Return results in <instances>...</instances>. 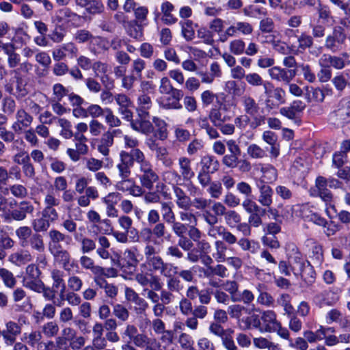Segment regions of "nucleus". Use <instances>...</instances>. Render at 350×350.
<instances>
[{
  "label": "nucleus",
  "mask_w": 350,
  "mask_h": 350,
  "mask_svg": "<svg viewBox=\"0 0 350 350\" xmlns=\"http://www.w3.org/2000/svg\"><path fill=\"white\" fill-rule=\"evenodd\" d=\"M284 251L286 259L290 261L293 274L301 278L307 284L314 282L317 273L310 261L308 260L298 246L292 241L285 244Z\"/></svg>",
  "instance_id": "f257e3e1"
},
{
  "label": "nucleus",
  "mask_w": 350,
  "mask_h": 350,
  "mask_svg": "<svg viewBox=\"0 0 350 350\" xmlns=\"http://www.w3.org/2000/svg\"><path fill=\"white\" fill-rule=\"evenodd\" d=\"M144 152L140 149L122 150L119 152L118 160L116 165L118 176L126 178L131 174V169L134 163L140 164L143 161Z\"/></svg>",
  "instance_id": "f03ea898"
},
{
  "label": "nucleus",
  "mask_w": 350,
  "mask_h": 350,
  "mask_svg": "<svg viewBox=\"0 0 350 350\" xmlns=\"http://www.w3.org/2000/svg\"><path fill=\"white\" fill-rule=\"evenodd\" d=\"M244 211L249 214L248 223L252 227L259 228L263 224L262 217L267 211L251 198H245L241 203Z\"/></svg>",
  "instance_id": "7ed1b4c3"
},
{
  "label": "nucleus",
  "mask_w": 350,
  "mask_h": 350,
  "mask_svg": "<svg viewBox=\"0 0 350 350\" xmlns=\"http://www.w3.org/2000/svg\"><path fill=\"white\" fill-rule=\"evenodd\" d=\"M346 40L347 35L345 29L341 26H335L333 28L332 33L326 37L324 46L328 51L336 53L342 49V46L345 44Z\"/></svg>",
  "instance_id": "20e7f679"
},
{
  "label": "nucleus",
  "mask_w": 350,
  "mask_h": 350,
  "mask_svg": "<svg viewBox=\"0 0 350 350\" xmlns=\"http://www.w3.org/2000/svg\"><path fill=\"white\" fill-rule=\"evenodd\" d=\"M139 175L140 183L142 187L152 189L154 184L159 180V176L154 171L150 163L146 160L145 155L144 154L143 161L139 164Z\"/></svg>",
  "instance_id": "39448f33"
},
{
  "label": "nucleus",
  "mask_w": 350,
  "mask_h": 350,
  "mask_svg": "<svg viewBox=\"0 0 350 350\" xmlns=\"http://www.w3.org/2000/svg\"><path fill=\"white\" fill-rule=\"evenodd\" d=\"M79 49L72 42L62 44L52 51V56L55 62H59L65 58L74 59L77 57Z\"/></svg>",
  "instance_id": "423d86ee"
},
{
  "label": "nucleus",
  "mask_w": 350,
  "mask_h": 350,
  "mask_svg": "<svg viewBox=\"0 0 350 350\" xmlns=\"http://www.w3.org/2000/svg\"><path fill=\"white\" fill-rule=\"evenodd\" d=\"M62 335L65 337L70 350L82 349L86 342L84 336L77 335V332L70 327H64L62 330Z\"/></svg>",
  "instance_id": "0eeeda50"
},
{
  "label": "nucleus",
  "mask_w": 350,
  "mask_h": 350,
  "mask_svg": "<svg viewBox=\"0 0 350 350\" xmlns=\"http://www.w3.org/2000/svg\"><path fill=\"white\" fill-rule=\"evenodd\" d=\"M265 116L251 118L246 114H243L239 115L234 118V125L241 130H245L247 126L252 130H255L265 124Z\"/></svg>",
  "instance_id": "6e6552de"
},
{
  "label": "nucleus",
  "mask_w": 350,
  "mask_h": 350,
  "mask_svg": "<svg viewBox=\"0 0 350 350\" xmlns=\"http://www.w3.org/2000/svg\"><path fill=\"white\" fill-rule=\"evenodd\" d=\"M48 237V249L49 252L62 248V243L69 244L72 240L70 236L54 228L49 231Z\"/></svg>",
  "instance_id": "1a4fd4ad"
},
{
  "label": "nucleus",
  "mask_w": 350,
  "mask_h": 350,
  "mask_svg": "<svg viewBox=\"0 0 350 350\" xmlns=\"http://www.w3.org/2000/svg\"><path fill=\"white\" fill-rule=\"evenodd\" d=\"M16 120L12 124V131L17 134H21L23 131L29 128L32 122L33 117L23 109H18L15 115Z\"/></svg>",
  "instance_id": "9d476101"
},
{
  "label": "nucleus",
  "mask_w": 350,
  "mask_h": 350,
  "mask_svg": "<svg viewBox=\"0 0 350 350\" xmlns=\"http://www.w3.org/2000/svg\"><path fill=\"white\" fill-rule=\"evenodd\" d=\"M268 74L272 80L289 83L296 76L295 69L286 70L280 66H272L268 70Z\"/></svg>",
  "instance_id": "9b49d317"
},
{
  "label": "nucleus",
  "mask_w": 350,
  "mask_h": 350,
  "mask_svg": "<svg viewBox=\"0 0 350 350\" xmlns=\"http://www.w3.org/2000/svg\"><path fill=\"white\" fill-rule=\"evenodd\" d=\"M330 119L335 124L341 125L350 122V103L340 101L336 109L331 113Z\"/></svg>",
  "instance_id": "f8f14e48"
},
{
  "label": "nucleus",
  "mask_w": 350,
  "mask_h": 350,
  "mask_svg": "<svg viewBox=\"0 0 350 350\" xmlns=\"http://www.w3.org/2000/svg\"><path fill=\"white\" fill-rule=\"evenodd\" d=\"M256 186L259 191L258 203L262 206L269 208L273 203V189L264 180H260Z\"/></svg>",
  "instance_id": "ddd939ff"
},
{
  "label": "nucleus",
  "mask_w": 350,
  "mask_h": 350,
  "mask_svg": "<svg viewBox=\"0 0 350 350\" xmlns=\"http://www.w3.org/2000/svg\"><path fill=\"white\" fill-rule=\"evenodd\" d=\"M240 103L243 109L245 114L251 118L261 117L258 115L260 111V106L257 101L252 96L245 94L240 98Z\"/></svg>",
  "instance_id": "4468645a"
},
{
  "label": "nucleus",
  "mask_w": 350,
  "mask_h": 350,
  "mask_svg": "<svg viewBox=\"0 0 350 350\" xmlns=\"http://www.w3.org/2000/svg\"><path fill=\"white\" fill-rule=\"evenodd\" d=\"M43 336L39 330H31L25 332L23 335L22 340L31 347L36 348L37 350H44L46 342H43Z\"/></svg>",
  "instance_id": "2eb2a0df"
},
{
  "label": "nucleus",
  "mask_w": 350,
  "mask_h": 350,
  "mask_svg": "<svg viewBox=\"0 0 350 350\" xmlns=\"http://www.w3.org/2000/svg\"><path fill=\"white\" fill-rule=\"evenodd\" d=\"M329 187L327 178L319 176L315 180V187L317 191L318 196L326 203H330L333 200V193L327 188Z\"/></svg>",
  "instance_id": "dca6fc26"
},
{
  "label": "nucleus",
  "mask_w": 350,
  "mask_h": 350,
  "mask_svg": "<svg viewBox=\"0 0 350 350\" xmlns=\"http://www.w3.org/2000/svg\"><path fill=\"white\" fill-rule=\"evenodd\" d=\"M260 319L262 321L261 332L273 333L275 327L280 323L277 319L275 312L273 310L264 311L261 314Z\"/></svg>",
  "instance_id": "f3484780"
},
{
  "label": "nucleus",
  "mask_w": 350,
  "mask_h": 350,
  "mask_svg": "<svg viewBox=\"0 0 350 350\" xmlns=\"http://www.w3.org/2000/svg\"><path fill=\"white\" fill-rule=\"evenodd\" d=\"M64 272L57 269H53L51 271V277L53 280L52 287L55 289L61 288L59 292L60 301L55 304L57 306H62L64 304V293H66V284L64 280Z\"/></svg>",
  "instance_id": "a211bd4d"
},
{
  "label": "nucleus",
  "mask_w": 350,
  "mask_h": 350,
  "mask_svg": "<svg viewBox=\"0 0 350 350\" xmlns=\"http://www.w3.org/2000/svg\"><path fill=\"white\" fill-rule=\"evenodd\" d=\"M332 83L340 93L342 92L346 88L350 89V68L336 73L332 79Z\"/></svg>",
  "instance_id": "6ab92c4d"
},
{
  "label": "nucleus",
  "mask_w": 350,
  "mask_h": 350,
  "mask_svg": "<svg viewBox=\"0 0 350 350\" xmlns=\"http://www.w3.org/2000/svg\"><path fill=\"white\" fill-rule=\"evenodd\" d=\"M262 139L271 146L269 149L271 157L277 158L280 154V145L278 143L277 135L271 131H265L262 135Z\"/></svg>",
  "instance_id": "aec40b11"
},
{
  "label": "nucleus",
  "mask_w": 350,
  "mask_h": 350,
  "mask_svg": "<svg viewBox=\"0 0 350 350\" xmlns=\"http://www.w3.org/2000/svg\"><path fill=\"white\" fill-rule=\"evenodd\" d=\"M9 261L17 267L25 265L33 260V256L28 250H21L9 256Z\"/></svg>",
  "instance_id": "412c9836"
},
{
  "label": "nucleus",
  "mask_w": 350,
  "mask_h": 350,
  "mask_svg": "<svg viewBox=\"0 0 350 350\" xmlns=\"http://www.w3.org/2000/svg\"><path fill=\"white\" fill-rule=\"evenodd\" d=\"M78 3L77 6L85 8L87 12L91 14H100L105 10L100 0H81Z\"/></svg>",
  "instance_id": "4be33fe9"
},
{
  "label": "nucleus",
  "mask_w": 350,
  "mask_h": 350,
  "mask_svg": "<svg viewBox=\"0 0 350 350\" xmlns=\"http://www.w3.org/2000/svg\"><path fill=\"white\" fill-rule=\"evenodd\" d=\"M113 143L114 140L112 138V136L107 131L101 135L98 142L97 150L102 155L107 157L110 152V148L113 145Z\"/></svg>",
  "instance_id": "5701e85b"
},
{
  "label": "nucleus",
  "mask_w": 350,
  "mask_h": 350,
  "mask_svg": "<svg viewBox=\"0 0 350 350\" xmlns=\"http://www.w3.org/2000/svg\"><path fill=\"white\" fill-rule=\"evenodd\" d=\"M208 118L212 124L217 127L221 124L230 121L231 116L225 114L221 108L215 107L211 109Z\"/></svg>",
  "instance_id": "b1692460"
},
{
  "label": "nucleus",
  "mask_w": 350,
  "mask_h": 350,
  "mask_svg": "<svg viewBox=\"0 0 350 350\" xmlns=\"http://www.w3.org/2000/svg\"><path fill=\"white\" fill-rule=\"evenodd\" d=\"M135 280L144 288H147L148 285L150 288L156 290H161L162 288L159 280L155 276H151L150 278L147 275L144 273H137L135 275Z\"/></svg>",
  "instance_id": "393cba45"
},
{
  "label": "nucleus",
  "mask_w": 350,
  "mask_h": 350,
  "mask_svg": "<svg viewBox=\"0 0 350 350\" xmlns=\"http://www.w3.org/2000/svg\"><path fill=\"white\" fill-rule=\"evenodd\" d=\"M310 258L311 260L310 262L314 267H322V265L324 262V255L323 246L321 245L319 243H314V245L311 248Z\"/></svg>",
  "instance_id": "a878e982"
},
{
  "label": "nucleus",
  "mask_w": 350,
  "mask_h": 350,
  "mask_svg": "<svg viewBox=\"0 0 350 350\" xmlns=\"http://www.w3.org/2000/svg\"><path fill=\"white\" fill-rule=\"evenodd\" d=\"M49 252L53 256L54 260L57 262L64 269H68V264L72 256L68 250L62 247Z\"/></svg>",
  "instance_id": "bb28decb"
},
{
  "label": "nucleus",
  "mask_w": 350,
  "mask_h": 350,
  "mask_svg": "<svg viewBox=\"0 0 350 350\" xmlns=\"http://www.w3.org/2000/svg\"><path fill=\"white\" fill-rule=\"evenodd\" d=\"M179 167H180V176H182L183 180L189 182L191 177L193 176L194 173L191 167V161L185 157H180L179 159Z\"/></svg>",
  "instance_id": "cd10ccee"
},
{
  "label": "nucleus",
  "mask_w": 350,
  "mask_h": 350,
  "mask_svg": "<svg viewBox=\"0 0 350 350\" xmlns=\"http://www.w3.org/2000/svg\"><path fill=\"white\" fill-rule=\"evenodd\" d=\"M174 10V5L169 1H165L161 4V20L165 24L172 25L175 22V18L173 15Z\"/></svg>",
  "instance_id": "c85d7f7f"
},
{
  "label": "nucleus",
  "mask_w": 350,
  "mask_h": 350,
  "mask_svg": "<svg viewBox=\"0 0 350 350\" xmlns=\"http://www.w3.org/2000/svg\"><path fill=\"white\" fill-rule=\"evenodd\" d=\"M202 170L213 174L219 170V161L212 155H206L201 160Z\"/></svg>",
  "instance_id": "c756f323"
},
{
  "label": "nucleus",
  "mask_w": 350,
  "mask_h": 350,
  "mask_svg": "<svg viewBox=\"0 0 350 350\" xmlns=\"http://www.w3.org/2000/svg\"><path fill=\"white\" fill-rule=\"evenodd\" d=\"M237 243L243 251H248L252 254H257L260 249V245L258 241L245 237L237 240Z\"/></svg>",
  "instance_id": "7c9ffc66"
},
{
  "label": "nucleus",
  "mask_w": 350,
  "mask_h": 350,
  "mask_svg": "<svg viewBox=\"0 0 350 350\" xmlns=\"http://www.w3.org/2000/svg\"><path fill=\"white\" fill-rule=\"evenodd\" d=\"M292 213L297 217H301L308 221L312 213V207L309 204H297L292 206Z\"/></svg>",
  "instance_id": "2f4dec72"
},
{
  "label": "nucleus",
  "mask_w": 350,
  "mask_h": 350,
  "mask_svg": "<svg viewBox=\"0 0 350 350\" xmlns=\"http://www.w3.org/2000/svg\"><path fill=\"white\" fill-rule=\"evenodd\" d=\"M321 58L329 68L333 67L337 70H342L346 66L345 59L339 56L325 53L321 55Z\"/></svg>",
  "instance_id": "473e14b6"
},
{
  "label": "nucleus",
  "mask_w": 350,
  "mask_h": 350,
  "mask_svg": "<svg viewBox=\"0 0 350 350\" xmlns=\"http://www.w3.org/2000/svg\"><path fill=\"white\" fill-rule=\"evenodd\" d=\"M214 247L215 252L213 253V257L215 260L218 262H226L228 258L226 255L228 250L226 244L221 240H217L214 243Z\"/></svg>",
  "instance_id": "72a5a7b5"
},
{
  "label": "nucleus",
  "mask_w": 350,
  "mask_h": 350,
  "mask_svg": "<svg viewBox=\"0 0 350 350\" xmlns=\"http://www.w3.org/2000/svg\"><path fill=\"white\" fill-rule=\"evenodd\" d=\"M138 109L137 111L140 117L146 118L148 113L147 110L152 107V100L149 96L143 94L137 98Z\"/></svg>",
  "instance_id": "f704fd0d"
},
{
  "label": "nucleus",
  "mask_w": 350,
  "mask_h": 350,
  "mask_svg": "<svg viewBox=\"0 0 350 350\" xmlns=\"http://www.w3.org/2000/svg\"><path fill=\"white\" fill-rule=\"evenodd\" d=\"M318 62L320 66V70L316 77H318L319 81L321 83H326L329 80L332 81V72L331 68H329L321 57Z\"/></svg>",
  "instance_id": "c9c22d12"
},
{
  "label": "nucleus",
  "mask_w": 350,
  "mask_h": 350,
  "mask_svg": "<svg viewBox=\"0 0 350 350\" xmlns=\"http://www.w3.org/2000/svg\"><path fill=\"white\" fill-rule=\"evenodd\" d=\"M228 313L231 318L241 321L242 316L250 314V310L243 305L233 304L228 306Z\"/></svg>",
  "instance_id": "e433bc0d"
},
{
  "label": "nucleus",
  "mask_w": 350,
  "mask_h": 350,
  "mask_svg": "<svg viewBox=\"0 0 350 350\" xmlns=\"http://www.w3.org/2000/svg\"><path fill=\"white\" fill-rule=\"evenodd\" d=\"M44 350H70L66 342L65 337L57 336L55 341L49 340L46 342Z\"/></svg>",
  "instance_id": "4c0bfd02"
},
{
  "label": "nucleus",
  "mask_w": 350,
  "mask_h": 350,
  "mask_svg": "<svg viewBox=\"0 0 350 350\" xmlns=\"http://www.w3.org/2000/svg\"><path fill=\"white\" fill-rule=\"evenodd\" d=\"M325 327L320 326L315 332L311 330H306L303 333V336L307 340V343H315L321 341L325 338Z\"/></svg>",
  "instance_id": "58836bf2"
},
{
  "label": "nucleus",
  "mask_w": 350,
  "mask_h": 350,
  "mask_svg": "<svg viewBox=\"0 0 350 350\" xmlns=\"http://www.w3.org/2000/svg\"><path fill=\"white\" fill-rule=\"evenodd\" d=\"M0 279L4 285L10 288H14L17 282L13 273L3 267H0Z\"/></svg>",
  "instance_id": "ea45409f"
},
{
  "label": "nucleus",
  "mask_w": 350,
  "mask_h": 350,
  "mask_svg": "<svg viewBox=\"0 0 350 350\" xmlns=\"http://www.w3.org/2000/svg\"><path fill=\"white\" fill-rule=\"evenodd\" d=\"M136 248L126 249L122 254V266L135 267L138 262L135 256Z\"/></svg>",
  "instance_id": "a19ab883"
},
{
  "label": "nucleus",
  "mask_w": 350,
  "mask_h": 350,
  "mask_svg": "<svg viewBox=\"0 0 350 350\" xmlns=\"http://www.w3.org/2000/svg\"><path fill=\"white\" fill-rule=\"evenodd\" d=\"M204 273L207 277L217 275L224 278L228 276V269L221 264H218L216 266H208Z\"/></svg>",
  "instance_id": "79ce46f5"
},
{
  "label": "nucleus",
  "mask_w": 350,
  "mask_h": 350,
  "mask_svg": "<svg viewBox=\"0 0 350 350\" xmlns=\"http://www.w3.org/2000/svg\"><path fill=\"white\" fill-rule=\"evenodd\" d=\"M27 243L29 244L31 248L37 251L39 253L44 252L45 246L42 237L38 234L34 233L28 240Z\"/></svg>",
  "instance_id": "37998d69"
},
{
  "label": "nucleus",
  "mask_w": 350,
  "mask_h": 350,
  "mask_svg": "<svg viewBox=\"0 0 350 350\" xmlns=\"http://www.w3.org/2000/svg\"><path fill=\"white\" fill-rule=\"evenodd\" d=\"M263 286L262 284H258L257 286V289L259 291V295L257 297V302L259 304L271 307L273 306L274 299L273 297L267 292L261 291V288Z\"/></svg>",
  "instance_id": "c03bdc74"
},
{
  "label": "nucleus",
  "mask_w": 350,
  "mask_h": 350,
  "mask_svg": "<svg viewBox=\"0 0 350 350\" xmlns=\"http://www.w3.org/2000/svg\"><path fill=\"white\" fill-rule=\"evenodd\" d=\"M161 211L163 219L168 223H172V228L175 230L174 215L172 211L173 203L170 202H163L161 203Z\"/></svg>",
  "instance_id": "a18cd8bd"
},
{
  "label": "nucleus",
  "mask_w": 350,
  "mask_h": 350,
  "mask_svg": "<svg viewBox=\"0 0 350 350\" xmlns=\"http://www.w3.org/2000/svg\"><path fill=\"white\" fill-rule=\"evenodd\" d=\"M247 154L252 159H261L267 156V151L256 144H252L247 148Z\"/></svg>",
  "instance_id": "49530a36"
},
{
  "label": "nucleus",
  "mask_w": 350,
  "mask_h": 350,
  "mask_svg": "<svg viewBox=\"0 0 350 350\" xmlns=\"http://www.w3.org/2000/svg\"><path fill=\"white\" fill-rule=\"evenodd\" d=\"M74 39L78 43H85L87 42H96L99 38L94 37L92 34L88 30L80 29L77 30L75 33Z\"/></svg>",
  "instance_id": "de8ad7c7"
},
{
  "label": "nucleus",
  "mask_w": 350,
  "mask_h": 350,
  "mask_svg": "<svg viewBox=\"0 0 350 350\" xmlns=\"http://www.w3.org/2000/svg\"><path fill=\"white\" fill-rule=\"evenodd\" d=\"M245 42L241 38L232 40L229 44V50L234 55H241L245 53Z\"/></svg>",
  "instance_id": "09e8293b"
},
{
  "label": "nucleus",
  "mask_w": 350,
  "mask_h": 350,
  "mask_svg": "<svg viewBox=\"0 0 350 350\" xmlns=\"http://www.w3.org/2000/svg\"><path fill=\"white\" fill-rule=\"evenodd\" d=\"M152 121L157 127L155 136L161 140L165 139L167 137V130L165 122L156 117L153 118Z\"/></svg>",
  "instance_id": "8fccbe9b"
},
{
  "label": "nucleus",
  "mask_w": 350,
  "mask_h": 350,
  "mask_svg": "<svg viewBox=\"0 0 350 350\" xmlns=\"http://www.w3.org/2000/svg\"><path fill=\"white\" fill-rule=\"evenodd\" d=\"M32 234V230L29 226H21L16 230V235L23 247L27 244L28 239H30Z\"/></svg>",
  "instance_id": "3c124183"
},
{
  "label": "nucleus",
  "mask_w": 350,
  "mask_h": 350,
  "mask_svg": "<svg viewBox=\"0 0 350 350\" xmlns=\"http://www.w3.org/2000/svg\"><path fill=\"white\" fill-rule=\"evenodd\" d=\"M105 123L109 128L118 127L122 124L120 119L116 116L110 108H105L104 113Z\"/></svg>",
  "instance_id": "603ef678"
},
{
  "label": "nucleus",
  "mask_w": 350,
  "mask_h": 350,
  "mask_svg": "<svg viewBox=\"0 0 350 350\" xmlns=\"http://www.w3.org/2000/svg\"><path fill=\"white\" fill-rule=\"evenodd\" d=\"M75 238L80 242V250L82 254L90 253L96 249V242L93 239L84 237L79 240L77 236H75Z\"/></svg>",
  "instance_id": "864d4df0"
},
{
  "label": "nucleus",
  "mask_w": 350,
  "mask_h": 350,
  "mask_svg": "<svg viewBox=\"0 0 350 350\" xmlns=\"http://www.w3.org/2000/svg\"><path fill=\"white\" fill-rule=\"evenodd\" d=\"M221 286L226 292L228 293L230 296L231 301H233L239 291V284L238 282L235 280H226L224 282Z\"/></svg>",
  "instance_id": "5fc2aeb1"
},
{
  "label": "nucleus",
  "mask_w": 350,
  "mask_h": 350,
  "mask_svg": "<svg viewBox=\"0 0 350 350\" xmlns=\"http://www.w3.org/2000/svg\"><path fill=\"white\" fill-rule=\"evenodd\" d=\"M277 303L283 307L284 310L288 315L293 313L294 308L291 304V296L287 293H283L277 299Z\"/></svg>",
  "instance_id": "6e6d98bb"
},
{
  "label": "nucleus",
  "mask_w": 350,
  "mask_h": 350,
  "mask_svg": "<svg viewBox=\"0 0 350 350\" xmlns=\"http://www.w3.org/2000/svg\"><path fill=\"white\" fill-rule=\"evenodd\" d=\"M51 223L47 218L42 215L41 217L35 219L32 221V227L36 232H45L49 228Z\"/></svg>",
  "instance_id": "4d7b16f0"
},
{
  "label": "nucleus",
  "mask_w": 350,
  "mask_h": 350,
  "mask_svg": "<svg viewBox=\"0 0 350 350\" xmlns=\"http://www.w3.org/2000/svg\"><path fill=\"white\" fill-rule=\"evenodd\" d=\"M113 314L123 322L127 321L129 318V311L120 304H116L113 306Z\"/></svg>",
  "instance_id": "13d9d810"
},
{
  "label": "nucleus",
  "mask_w": 350,
  "mask_h": 350,
  "mask_svg": "<svg viewBox=\"0 0 350 350\" xmlns=\"http://www.w3.org/2000/svg\"><path fill=\"white\" fill-rule=\"evenodd\" d=\"M261 172L262 173V178L264 179L263 180H267V182H273L277 178V170L276 169L271 165H266L261 167Z\"/></svg>",
  "instance_id": "bf43d9fd"
},
{
  "label": "nucleus",
  "mask_w": 350,
  "mask_h": 350,
  "mask_svg": "<svg viewBox=\"0 0 350 350\" xmlns=\"http://www.w3.org/2000/svg\"><path fill=\"white\" fill-rule=\"evenodd\" d=\"M301 73L306 81L310 83H313L317 80V77L311 67L308 64H301L299 65Z\"/></svg>",
  "instance_id": "052dcab7"
},
{
  "label": "nucleus",
  "mask_w": 350,
  "mask_h": 350,
  "mask_svg": "<svg viewBox=\"0 0 350 350\" xmlns=\"http://www.w3.org/2000/svg\"><path fill=\"white\" fill-rule=\"evenodd\" d=\"M254 300V295L253 293L248 289H245L243 291H239L237 296L233 300V302H243L245 304L249 305Z\"/></svg>",
  "instance_id": "680f3d73"
},
{
  "label": "nucleus",
  "mask_w": 350,
  "mask_h": 350,
  "mask_svg": "<svg viewBox=\"0 0 350 350\" xmlns=\"http://www.w3.org/2000/svg\"><path fill=\"white\" fill-rule=\"evenodd\" d=\"M105 126L98 120L92 119L89 122V131L91 135L98 137L103 135Z\"/></svg>",
  "instance_id": "e2e57ef3"
},
{
  "label": "nucleus",
  "mask_w": 350,
  "mask_h": 350,
  "mask_svg": "<svg viewBox=\"0 0 350 350\" xmlns=\"http://www.w3.org/2000/svg\"><path fill=\"white\" fill-rule=\"evenodd\" d=\"M163 265L161 258L156 256L146 260L144 265L148 266L150 271H160Z\"/></svg>",
  "instance_id": "0e129e2a"
},
{
  "label": "nucleus",
  "mask_w": 350,
  "mask_h": 350,
  "mask_svg": "<svg viewBox=\"0 0 350 350\" xmlns=\"http://www.w3.org/2000/svg\"><path fill=\"white\" fill-rule=\"evenodd\" d=\"M5 54L8 55V64L10 68H14L20 64L21 57L15 51L14 46H12Z\"/></svg>",
  "instance_id": "69168bd1"
},
{
  "label": "nucleus",
  "mask_w": 350,
  "mask_h": 350,
  "mask_svg": "<svg viewBox=\"0 0 350 350\" xmlns=\"http://www.w3.org/2000/svg\"><path fill=\"white\" fill-rule=\"evenodd\" d=\"M262 243L264 246L273 250H278L280 247V243L275 235L265 234L261 238Z\"/></svg>",
  "instance_id": "338daca9"
},
{
  "label": "nucleus",
  "mask_w": 350,
  "mask_h": 350,
  "mask_svg": "<svg viewBox=\"0 0 350 350\" xmlns=\"http://www.w3.org/2000/svg\"><path fill=\"white\" fill-rule=\"evenodd\" d=\"M59 328L57 323L55 321H49L44 323L42 326L43 334L49 338H52L57 335Z\"/></svg>",
  "instance_id": "774afa93"
}]
</instances>
